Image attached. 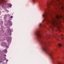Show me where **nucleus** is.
<instances>
[{
  "label": "nucleus",
  "instance_id": "1",
  "mask_svg": "<svg viewBox=\"0 0 64 64\" xmlns=\"http://www.w3.org/2000/svg\"><path fill=\"white\" fill-rule=\"evenodd\" d=\"M62 1V0H50L47 2L46 4V6L48 7V8L44 10L45 13L42 15V16L43 17L44 19L47 22H50V23L51 26L50 27L52 28L54 26L55 27L57 25V24H58V23H57L55 20L51 21L49 20L48 16L50 15V16H51V11L50 10V6L51 5H53L52 4L55 3L56 4L55 5L56 6H58L60 5L61 6L60 7L61 9H63L64 7L62 6L63 5V4L62 3V2H61Z\"/></svg>",
  "mask_w": 64,
  "mask_h": 64
},
{
  "label": "nucleus",
  "instance_id": "2",
  "mask_svg": "<svg viewBox=\"0 0 64 64\" xmlns=\"http://www.w3.org/2000/svg\"><path fill=\"white\" fill-rule=\"evenodd\" d=\"M47 47H48L47 45L43 46H42V48L46 54L49 55L50 58L53 60V56H52L53 52H49L48 50Z\"/></svg>",
  "mask_w": 64,
  "mask_h": 64
},
{
  "label": "nucleus",
  "instance_id": "3",
  "mask_svg": "<svg viewBox=\"0 0 64 64\" xmlns=\"http://www.w3.org/2000/svg\"><path fill=\"white\" fill-rule=\"evenodd\" d=\"M40 32L38 30H37L35 32V34L37 37L38 39H39V41L40 43L42 45V44H43V43L42 42V36L41 35L39 34Z\"/></svg>",
  "mask_w": 64,
  "mask_h": 64
},
{
  "label": "nucleus",
  "instance_id": "4",
  "mask_svg": "<svg viewBox=\"0 0 64 64\" xmlns=\"http://www.w3.org/2000/svg\"><path fill=\"white\" fill-rule=\"evenodd\" d=\"M6 1L5 0H0V5H2V7L3 8L6 7Z\"/></svg>",
  "mask_w": 64,
  "mask_h": 64
},
{
  "label": "nucleus",
  "instance_id": "5",
  "mask_svg": "<svg viewBox=\"0 0 64 64\" xmlns=\"http://www.w3.org/2000/svg\"><path fill=\"white\" fill-rule=\"evenodd\" d=\"M62 17V16H59L58 15H56V19H59L60 18H61Z\"/></svg>",
  "mask_w": 64,
  "mask_h": 64
},
{
  "label": "nucleus",
  "instance_id": "6",
  "mask_svg": "<svg viewBox=\"0 0 64 64\" xmlns=\"http://www.w3.org/2000/svg\"><path fill=\"white\" fill-rule=\"evenodd\" d=\"M58 46L59 47V48H61L62 47V44H58Z\"/></svg>",
  "mask_w": 64,
  "mask_h": 64
},
{
  "label": "nucleus",
  "instance_id": "7",
  "mask_svg": "<svg viewBox=\"0 0 64 64\" xmlns=\"http://www.w3.org/2000/svg\"><path fill=\"white\" fill-rule=\"evenodd\" d=\"M8 7L11 8V6H12V4H8Z\"/></svg>",
  "mask_w": 64,
  "mask_h": 64
},
{
  "label": "nucleus",
  "instance_id": "8",
  "mask_svg": "<svg viewBox=\"0 0 64 64\" xmlns=\"http://www.w3.org/2000/svg\"><path fill=\"white\" fill-rule=\"evenodd\" d=\"M3 45H7V44H6V43H5V42H4V43H3Z\"/></svg>",
  "mask_w": 64,
  "mask_h": 64
},
{
  "label": "nucleus",
  "instance_id": "9",
  "mask_svg": "<svg viewBox=\"0 0 64 64\" xmlns=\"http://www.w3.org/2000/svg\"><path fill=\"white\" fill-rule=\"evenodd\" d=\"M8 32H11V30L10 28H9L8 30Z\"/></svg>",
  "mask_w": 64,
  "mask_h": 64
},
{
  "label": "nucleus",
  "instance_id": "10",
  "mask_svg": "<svg viewBox=\"0 0 64 64\" xmlns=\"http://www.w3.org/2000/svg\"><path fill=\"white\" fill-rule=\"evenodd\" d=\"M39 26H40V27H41L42 26V25L41 24H40Z\"/></svg>",
  "mask_w": 64,
  "mask_h": 64
},
{
  "label": "nucleus",
  "instance_id": "11",
  "mask_svg": "<svg viewBox=\"0 0 64 64\" xmlns=\"http://www.w3.org/2000/svg\"><path fill=\"white\" fill-rule=\"evenodd\" d=\"M61 39H62V40H64V38H61Z\"/></svg>",
  "mask_w": 64,
  "mask_h": 64
},
{
  "label": "nucleus",
  "instance_id": "12",
  "mask_svg": "<svg viewBox=\"0 0 64 64\" xmlns=\"http://www.w3.org/2000/svg\"><path fill=\"white\" fill-rule=\"evenodd\" d=\"M56 40H57L58 41V40H59V38H56Z\"/></svg>",
  "mask_w": 64,
  "mask_h": 64
},
{
  "label": "nucleus",
  "instance_id": "13",
  "mask_svg": "<svg viewBox=\"0 0 64 64\" xmlns=\"http://www.w3.org/2000/svg\"><path fill=\"white\" fill-rule=\"evenodd\" d=\"M58 64H61V63L59 62V63H58Z\"/></svg>",
  "mask_w": 64,
  "mask_h": 64
},
{
  "label": "nucleus",
  "instance_id": "14",
  "mask_svg": "<svg viewBox=\"0 0 64 64\" xmlns=\"http://www.w3.org/2000/svg\"><path fill=\"white\" fill-rule=\"evenodd\" d=\"M10 18H13V16H11Z\"/></svg>",
  "mask_w": 64,
  "mask_h": 64
},
{
  "label": "nucleus",
  "instance_id": "15",
  "mask_svg": "<svg viewBox=\"0 0 64 64\" xmlns=\"http://www.w3.org/2000/svg\"><path fill=\"white\" fill-rule=\"evenodd\" d=\"M35 0H32V1H35Z\"/></svg>",
  "mask_w": 64,
  "mask_h": 64
},
{
  "label": "nucleus",
  "instance_id": "16",
  "mask_svg": "<svg viewBox=\"0 0 64 64\" xmlns=\"http://www.w3.org/2000/svg\"><path fill=\"white\" fill-rule=\"evenodd\" d=\"M61 36H63V35H61Z\"/></svg>",
  "mask_w": 64,
  "mask_h": 64
},
{
  "label": "nucleus",
  "instance_id": "17",
  "mask_svg": "<svg viewBox=\"0 0 64 64\" xmlns=\"http://www.w3.org/2000/svg\"><path fill=\"white\" fill-rule=\"evenodd\" d=\"M43 22H44V20H43Z\"/></svg>",
  "mask_w": 64,
  "mask_h": 64
},
{
  "label": "nucleus",
  "instance_id": "18",
  "mask_svg": "<svg viewBox=\"0 0 64 64\" xmlns=\"http://www.w3.org/2000/svg\"><path fill=\"white\" fill-rule=\"evenodd\" d=\"M5 55V56H6V55Z\"/></svg>",
  "mask_w": 64,
  "mask_h": 64
},
{
  "label": "nucleus",
  "instance_id": "19",
  "mask_svg": "<svg viewBox=\"0 0 64 64\" xmlns=\"http://www.w3.org/2000/svg\"><path fill=\"white\" fill-rule=\"evenodd\" d=\"M59 38H60V37L59 36Z\"/></svg>",
  "mask_w": 64,
  "mask_h": 64
},
{
  "label": "nucleus",
  "instance_id": "20",
  "mask_svg": "<svg viewBox=\"0 0 64 64\" xmlns=\"http://www.w3.org/2000/svg\"><path fill=\"white\" fill-rule=\"evenodd\" d=\"M11 24V25H12V24Z\"/></svg>",
  "mask_w": 64,
  "mask_h": 64
},
{
  "label": "nucleus",
  "instance_id": "21",
  "mask_svg": "<svg viewBox=\"0 0 64 64\" xmlns=\"http://www.w3.org/2000/svg\"><path fill=\"white\" fill-rule=\"evenodd\" d=\"M60 22H61V21H60Z\"/></svg>",
  "mask_w": 64,
  "mask_h": 64
}]
</instances>
